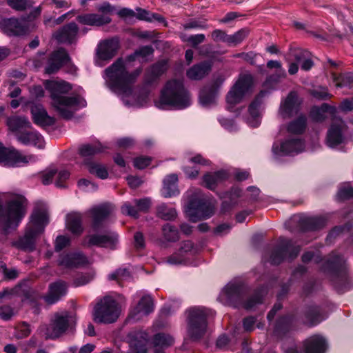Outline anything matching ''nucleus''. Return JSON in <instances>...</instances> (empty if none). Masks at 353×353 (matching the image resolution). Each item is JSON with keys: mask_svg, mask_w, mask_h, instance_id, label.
I'll return each instance as SVG.
<instances>
[{"mask_svg": "<svg viewBox=\"0 0 353 353\" xmlns=\"http://www.w3.org/2000/svg\"><path fill=\"white\" fill-rule=\"evenodd\" d=\"M151 46H144L129 55L126 59H118L105 70V80L108 88L117 94L123 104L130 108H141L148 102V91L137 92L133 84L141 72V69L129 72L132 63L147 61L152 54Z\"/></svg>", "mask_w": 353, "mask_h": 353, "instance_id": "f257e3e1", "label": "nucleus"}, {"mask_svg": "<svg viewBox=\"0 0 353 353\" xmlns=\"http://www.w3.org/2000/svg\"><path fill=\"white\" fill-rule=\"evenodd\" d=\"M44 85L50 92L52 105L64 118H70L75 111L86 105V101L79 94L63 96L72 89L71 85L64 81L48 80Z\"/></svg>", "mask_w": 353, "mask_h": 353, "instance_id": "f03ea898", "label": "nucleus"}, {"mask_svg": "<svg viewBox=\"0 0 353 353\" xmlns=\"http://www.w3.org/2000/svg\"><path fill=\"white\" fill-rule=\"evenodd\" d=\"M192 99L182 80L171 79L166 82L160 97L154 101L155 106L161 110H183L189 107Z\"/></svg>", "mask_w": 353, "mask_h": 353, "instance_id": "7ed1b4c3", "label": "nucleus"}, {"mask_svg": "<svg viewBox=\"0 0 353 353\" xmlns=\"http://www.w3.org/2000/svg\"><path fill=\"white\" fill-rule=\"evenodd\" d=\"M49 222L50 214L48 205L43 201L36 202L23 234V251L34 250L37 238L43 232Z\"/></svg>", "mask_w": 353, "mask_h": 353, "instance_id": "20e7f679", "label": "nucleus"}, {"mask_svg": "<svg viewBox=\"0 0 353 353\" xmlns=\"http://www.w3.org/2000/svg\"><path fill=\"white\" fill-rule=\"evenodd\" d=\"M184 208L189 219L196 222L211 216L214 212V205L199 189L191 188L185 194Z\"/></svg>", "mask_w": 353, "mask_h": 353, "instance_id": "39448f33", "label": "nucleus"}, {"mask_svg": "<svg viewBox=\"0 0 353 353\" xmlns=\"http://www.w3.org/2000/svg\"><path fill=\"white\" fill-rule=\"evenodd\" d=\"M21 196L10 199L6 206L0 205V229L5 233L14 230L19 225L21 212Z\"/></svg>", "mask_w": 353, "mask_h": 353, "instance_id": "423d86ee", "label": "nucleus"}, {"mask_svg": "<svg viewBox=\"0 0 353 353\" xmlns=\"http://www.w3.org/2000/svg\"><path fill=\"white\" fill-rule=\"evenodd\" d=\"M121 310L119 303L110 296H105L94 307L92 318L98 323H112L120 316Z\"/></svg>", "mask_w": 353, "mask_h": 353, "instance_id": "0eeeda50", "label": "nucleus"}, {"mask_svg": "<svg viewBox=\"0 0 353 353\" xmlns=\"http://www.w3.org/2000/svg\"><path fill=\"white\" fill-rule=\"evenodd\" d=\"M305 142L299 136L289 134L275 141L272 147V157L281 161L283 157L296 155L305 150Z\"/></svg>", "mask_w": 353, "mask_h": 353, "instance_id": "6e6552de", "label": "nucleus"}, {"mask_svg": "<svg viewBox=\"0 0 353 353\" xmlns=\"http://www.w3.org/2000/svg\"><path fill=\"white\" fill-rule=\"evenodd\" d=\"M188 312V336L196 341L202 337L206 331L209 310L203 307H193Z\"/></svg>", "mask_w": 353, "mask_h": 353, "instance_id": "1a4fd4ad", "label": "nucleus"}, {"mask_svg": "<svg viewBox=\"0 0 353 353\" xmlns=\"http://www.w3.org/2000/svg\"><path fill=\"white\" fill-rule=\"evenodd\" d=\"M254 80L250 74H240L238 80L229 91L226 97V101L230 108L240 103L244 98L248 96L253 90Z\"/></svg>", "mask_w": 353, "mask_h": 353, "instance_id": "9d476101", "label": "nucleus"}, {"mask_svg": "<svg viewBox=\"0 0 353 353\" xmlns=\"http://www.w3.org/2000/svg\"><path fill=\"white\" fill-rule=\"evenodd\" d=\"M300 252V248L294 245L292 241L289 239H283L281 245L274 249L270 253L265 256H268L267 261L272 264H279L284 259L295 258Z\"/></svg>", "mask_w": 353, "mask_h": 353, "instance_id": "9b49d317", "label": "nucleus"}, {"mask_svg": "<svg viewBox=\"0 0 353 353\" xmlns=\"http://www.w3.org/2000/svg\"><path fill=\"white\" fill-rule=\"evenodd\" d=\"M68 312L55 313L51 318L50 324L46 329V336L55 339L63 334L69 327L70 319Z\"/></svg>", "mask_w": 353, "mask_h": 353, "instance_id": "f8f14e48", "label": "nucleus"}, {"mask_svg": "<svg viewBox=\"0 0 353 353\" xmlns=\"http://www.w3.org/2000/svg\"><path fill=\"white\" fill-rule=\"evenodd\" d=\"M86 239L89 245H97L112 250L117 249L119 244L118 234L111 230L90 234Z\"/></svg>", "mask_w": 353, "mask_h": 353, "instance_id": "ddd939ff", "label": "nucleus"}, {"mask_svg": "<svg viewBox=\"0 0 353 353\" xmlns=\"http://www.w3.org/2000/svg\"><path fill=\"white\" fill-rule=\"evenodd\" d=\"M132 353H148L149 334L140 328L131 330L127 336Z\"/></svg>", "mask_w": 353, "mask_h": 353, "instance_id": "4468645a", "label": "nucleus"}, {"mask_svg": "<svg viewBox=\"0 0 353 353\" xmlns=\"http://www.w3.org/2000/svg\"><path fill=\"white\" fill-rule=\"evenodd\" d=\"M197 252V248L190 241L181 243L179 250L169 256L166 262L170 265L188 264Z\"/></svg>", "mask_w": 353, "mask_h": 353, "instance_id": "2eb2a0df", "label": "nucleus"}, {"mask_svg": "<svg viewBox=\"0 0 353 353\" xmlns=\"http://www.w3.org/2000/svg\"><path fill=\"white\" fill-rule=\"evenodd\" d=\"M154 309V301L150 295H143L139 301L132 307L129 320L137 322L153 312Z\"/></svg>", "mask_w": 353, "mask_h": 353, "instance_id": "dca6fc26", "label": "nucleus"}, {"mask_svg": "<svg viewBox=\"0 0 353 353\" xmlns=\"http://www.w3.org/2000/svg\"><path fill=\"white\" fill-rule=\"evenodd\" d=\"M119 48V41L117 38L105 39L99 43L96 49V61H109L117 54Z\"/></svg>", "mask_w": 353, "mask_h": 353, "instance_id": "f3484780", "label": "nucleus"}, {"mask_svg": "<svg viewBox=\"0 0 353 353\" xmlns=\"http://www.w3.org/2000/svg\"><path fill=\"white\" fill-rule=\"evenodd\" d=\"M345 125L339 119H334L327 133L326 144L330 148H335L345 140Z\"/></svg>", "mask_w": 353, "mask_h": 353, "instance_id": "a211bd4d", "label": "nucleus"}, {"mask_svg": "<svg viewBox=\"0 0 353 353\" xmlns=\"http://www.w3.org/2000/svg\"><path fill=\"white\" fill-rule=\"evenodd\" d=\"M114 206L110 203H103L92 207L88 213L92 219V227L94 230L102 226V222L112 214Z\"/></svg>", "mask_w": 353, "mask_h": 353, "instance_id": "6ab92c4d", "label": "nucleus"}, {"mask_svg": "<svg viewBox=\"0 0 353 353\" xmlns=\"http://www.w3.org/2000/svg\"><path fill=\"white\" fill-rule=\"evenodd\" d=\"M300 101L296 92H291L281 103L279 115L282 119H288L296 114L299 111Z\"/></svg>", "mask_w": 353, "mask_h": 353, "instance_id": "aec40b11", "label": "nucleus"}, {"mask_svg": "<svg viewBox=\"0 0 353 353\" xmlns=\"http://www.w3.org/2000/svg\"><path fill=\"white\" fill-rule=\"evenodd\" d=\"M151 205V201L149 198L136 199L133 203L125 202L121 206L122 214L132 217L137 218L139 212H146Z\"/></svg>", "mask_w": 353, "mask_h": 353, "instance_id": "412c9836", "label": "nucleus"}, {"mask_svg": "<svg viewBox=\"0 0 353 353\" xmlns=\"http://www.w3.org/2000/svg\"><path fill=\"white\" fill-rule=\"evenodd\" d=\"M69 62L70 57L65 50L59 49L52 54L46 71L48 74L54 73Z\"/></svg>", "mask_w": 353, "mask_h": 353, "instance_id": "4be33fe9", "label": "nucleus"}, {"mask_svg": "<svg viewBox=\"0 0 353 353\" xmlns=\"http://www.w3.org/2000/svg\"><path fill=\"white\" fill-rule=\"evenodd\" d=\"M327 347V341L321 335L311 336L303 343L305 353H325Z\"/></svg>", "mask_w": 353, "mask_h": 353, "instance_id": "5701e85b", "label": "nucleus"}, {"mask_svg": "<svg viewBox=\"0 0 353 353\" xmlns=\"http://www.w3.org/2000/svg\"><path fill=\"white\" fill-rule=\"evenodd\" d=\"M23 145H29L42 148L44 146L43 137L36 130H32L30 123L23 119Z\"/></svg>", "mask_w": 353, "mask_h": 353, "instance_id": "b1692460", "label": "nucleus"}, {"mask_svg": "<svg viewBox=\"0 0 353 353\" xmlns=\"http://www.w3.org/2000/svg\"><path fill=\"white\" fill-rule=\"evenodd\" d=\"M265 92H261L255 100L250 104L248 109L247 123L251 127H258L261 123V98L264 97Z\"/></svg>", "mask_w": 353, "mask_h": 353, "instance_id": "393cba45", "label": "nucleus"}, {"mask_svg": "<svg viewBox=\"0 0 353 353\" xmlns=\"http://www.w3.org/2000/svg\"><path fill=\"white\" fill-rule=\"evenodd\" d=\"M0 30L9 37L19 36L22 32L21 21L16 18H4L0 20Z\"/></svg>", "mask_w": 353, "mask_h": 353, "instance_id": "a878e982", "label": "nucleus"}, {"mask_svg": "<svg viewBox=\"0 0 353 353\" xmlns=\"http://www.w3.org/2000/svg\"><path fill=\"white\" fill-rule=\"evenodd\" d=\"M67 286L63 281L53 283L49 286L48 293L45 296V301L48 304H53L57 302L61 297L65 295Z\"/></svg>", "mask_w": 353, "mask_h": 353, "instance_id": "bb28decb", "label": "nucleus"}, {"mask_svg": "<svg viewBox=\"0 0 353 353\" xmlns=\"http://www.w3.org/2000/svg\"><path fill=\"white\" fill-rule=\"evenodd\" d=\"M172 336L165 333L156 334L152 341L154 353H163L164 350L174 344Z\"/></svg>", "mask_w": 353, "mask_h": 353, "instance_id": "cd10ccee", "label": "nucleus"}, {"mask_svg": "<svg viewBox=\"0 0 353 353\" xmlns=\"http://www.w3.org/2000/svg\"><path fill=\"white\" fill-rule=\"evenodd\" d=\"M86 262L87 259L82 254L74 252L61 255L58 263L63 268H72L85 264Z\"/></svg>", "mask_w": 353, "mask_h": 353, "instance_id": "c85d7f7f", "label": "nucleus"}, {"mask_svg": "<svg viewBox=\"0 0 353 353\" xmlns=\"http://www.w3.org/2000/svg\"><path fill=\"white\" fill-rule=\"evenodd\" d=\"M77 32V26L74 23H71L56 32L54 36L59 42L72 43L76 39Z\"/></svg>", "mask_w": 353, "mask_h": 353, "instance_id": "c756f323", "label": "nucleus"}, {"mask_svg": "<svg viewBox=\"0 0 353 353\" xmlns=\"http://www.w3.org/2000/svg\"><path fill=\"white\" fill-rule=\"evenodd\" d=\"M178 176L175 174L168 175L163 179L161 194L165 198L174 196L179 194L178 189Z\"/></svg>", "mask_w": 353, "mask_h": 353, "instance_id": "7c9ffc66", "label": "nucleus"}, {"mask_svg": "<svg viewBox=\"0 0 353 353\" xmlns=\"http://www.w3.org/2000/svg\"><path fill=\"white\" fill-rule=\"evenodd\" d=\"M65 226L74 234H81L83 230L81 214L75 212L68 214L65 217Z\"/></svg>", "mask_w": 353, "mask_h": 353, "instance_id": "2f4dec72", "label": "nucleus"}, {"mask_svg": "<svg viewBox=\"0 0 353 353\" xmlns=\"http://www.w3.org/2000/svg\"><path fill=\"white\" fill-rule=\"evenodd\" d=\"M34 123L41 126H50L54 123L53 117H50L41 105H34L31 109Z\"/></svg>", "mask_w": 353, "mask_h": 353, "instance_id": "473e14b6", "label": "nucleus"}, {"mask_svg": "<svg viewBox=\"0 0 353 353\" xmlns=\"http://www.w3.org/2000/svg\"><path fill=\"white\" fill-rule=\"evenodd\" d=\"M9 134L18 141L22 142V118L19 115H12L7 119Z\"/></svg>", "mask_w": 353, "mask_h": 353, "instance_id": "72a5a7b5", "label": "nucleus"}, {"mask_svg": "<svg viewBox=\"0 0 353 353\" xmlns=\"http://www.w3.org/2000/svg\"><path fill=\"white\" fill-rule=\"evenodd\" d=\"M77 20L82 24L96 26L107 24L111 21V19L109 16L100 15L97 14H86L80 15L78 16Z\"/></svg>", "mask_w": 353, "mask_h": 353, "instance_id": "f704fd0d", "label": "nucleus"}, {"mask_svg": "<svg viewBox=\"0 0 353 353\" xmlns=\"http://www.w3.org/2000/svg\"><path fill=\"white\" fill-rule=\"evenodd\" d=\"M228 176V173L223 170L209 172L203 176V183L207 188L213 190L216 185L226 179Z\"/></svg>", "mask_w": 353, "mask_h": 353, "instance_id": "c9c22d12", "label": "nucleus"}, {"mask_svg": "<svg viewBox=\"0 0 353 353\" xmlns=\"http://www.w3.org/2000/svg\"><path fill=\"white\" fill-rule=\"evenodd\" d=\"M241 286L239 283L231 282L227 284L222 290L219 300L224 304H227L238 296L241 292Z\"/></svg>", "mask_w": 353, "mask_h": 353, "instance_id": "e433bc0d", "label": "nucleus"}, {"mask_svg": "<svg viewBox=\"0 0 353 353\" xmlns=\"http://www.w3.org/2000/svg\"><path fill=\"white\" fill-rule=\"evenodd\" d=\"M336 112L335 107L324 103L321 107H314L311 110L310 116L315 121H322L328 117H334Z\"/></svg>", "mask_w": 353, "mask_h": 353, "instance_id": "4c0bfd02", "label": "nucleus"}, {"mask_svg": "<svg viewBox=\"0 0 353 353\" xmlns=\"http://www.w3.org/2000/svg\"><path fill=\"white\" fill-rule=\"evenodd\" d=\"M217 88L214 86L203 88L199 94V101L202 106L208 108L216 103Z\"/></svg>", "mask_w": 353, "mask_h": 353, "instance_id": "58836bf2", "label": "nucleus"}, {"mask_svg": "<svg viewBox=\"0 0 353 353\" xmlns=\"http://www.w3.org/2000/svg\"><path fill=\"white\" fill-rule=\"evenodd\" d=\"M211 67L210 62H203L195 65L187 71V77L192 80L201 79L210 72Z\"/></svg>", "mask_w": 353, "mask_h": 353, "instance_id": "ea45409f", "label": "nucleus"}, {"mask_svg": "<svg viewBox=\"0 0 353 353\" xmlns=\"http://www.w3.org/2000/svg\"><path fill=\"white\" fill-rule=\"evenodd\" d=\"M168 68L167 62L165 61L159 62L152 65L145 75V82L146 84H150L159 76L164 73Z\"/></svg>", "mask_w": 353, "mask_h": 353, "instance_id": "a19ab883", "label": "nucleus"}, {"mask_svg": "<svg viewBox=\"0 0 353 353\" xmlns=\"http://www.w3.org/2000/svg\"><path fill=\"white\" fill-rule=\"evenodd\" d=\"M306 126V118L303 115H299L297 119L289 123L287 125V132L293 136L302 134Z\"/></svg>", "mask_w": 353, "mask_h": 353, "instance_id": "79ce46f5", "label": "nucleus"}, {"mask_svg": "<svg viewBox=\"0 0 353 353\" xmlns=\"http://www.w3.org/2000/svg\"><path fill=\"white\" fill-rule=\"evenodd\" d=\"M157 214L159 217L164 220H172L176 217L177 214L174 208L165 203L158 205Z\"/></svg>", "mask_w": 353, "mask_h": 353, "instance_id": "37998d69", "label": "nucleus"}, {"mask_svg": "<svg viewBox=\"0 0 353 353\" xmlns=\"http://www.w3.org/2000/svg\"><path fill=\"white\" fill-rule=\"evenodd\" d=\"M294 57L297 63L301 65L302 70H309L313 66V61L307 51L298 50L295 52Z\"/></svg>", "mask_w": 353, "mask_h": 353, "instance_id": "c03bdc74", "label": "nucleus"}, {"mask_svg": "<svg viewBox=\"0 0 353 353\" xmlns=\"http://www.w3.org/2000/svg\"><path fill=\"white\" fill-rule=\"evenodd\" d=\"M86 165L90 174H94L101 179L108 178V172L104 165L95 162L87 163Z\"/></svg>", "mask_w": 353, "mask_h": 353, "instance_id": "a18cd8bd", "label": "nucleus"}, {"mask_svg": "<svg viewBox=\"0 0 353 353\" xmlns=\"http://www.w3.org/2000/svg\"><path fill=\"white\" fill-rule=\"evenodd\" d=\"M267 66L269 68L277 69L276 73L271 76L268 79V81L278 82L280 79L285 77V70L282 68L281 63L279 61L273 60L269 61L267 63Z\"/></svg>", "mask_w": 353, "mask_h": 353, "instance_id": "49530a36", "label": "nucleus"}, {"mask_svg": "<svg viewBox=\"0 0 353 353\" xmlns=\"http://www.w3.org/2000/svg\"><path fill=\"white\" fill-rule=\"evenodd\" d=\"M327 268L336 272L343 271L345 269V261L340 256L334 255L327 261Z\"/></svg>", "mask_w": 353, "mask_h": 353, "instance_id": "de8ad7c7", "label": "nucleus"}, {"mask_svg": "<svg viewBox=\"0 0 353 353\" xmlns=\"http://www.w3.org/2000/svg\"><path fill=\"white\" fill-rule=\"evenodd\" d=\"M22 293V288L21 283H18L12 288H6L0 292V299L11 300L15 297L20 296Z\"/></svg>", "mask_w": 353, "mask_h": 353, "instance_id": "09e8293b", "label": "nucleus"}, {"mask_svg": "<svg viewBox=\"0 0 353 353\" xmlns=\"http://www.w3.org/2000/svg\"><path fill=\"white\" fill-rule=\"evenodd\" d=\"M163 238L167 241H176L179 239V232L177 229L173 225L168 223L162 228Z\"/></svg>", "mask_w": 353, "mask_h": 353, "instance_id": "8fccbe9b", "label": "nucleus"}, {"mask_svg": "<svg viewBox=\"0 0 353 353\" xmlns=\"http://www.w3.org/2000/svg\"><path fill=\"white\" fill-rule=\"evenodd\" d=\"M103 151V149L100 143H96L94 145H85L81 148L80 154L83 157H89Z\"/></svg>", "mask_w": 353, "mask_h": 353, "instance_id": "3c124183", "label": "nucleus"}, {"mask_svg": "<svg viewBox=\"0 0 353 353\" xmlns=\"http://www.w3.org/2000/svg\"><path fill=\"white\" fill-rule=\"evenodd\" d=\"M333 81L335 83V85L339 88L344 86H350L353 83V74H347L344 75H340L339 77L333 75Z\"/></svg>", "mask_w": 353, "mask_h": 353, "instance_id": "603ef678", "label": "nucleus"}, {"mask_svg": "<svg viewBox=\"0 0 353 353\" xmlns=\"http://www.w3.org/2000/svg\"><path fill=\"white\" fill-rule=\"evenodd\" d=\"M248 34V30L242 29L234 34L228 35V44L230 46H236L240 43Z\"/></svg>", "mask_w": 353, "mask_h": 353, "instance_id": "864d4df0", "label": "nucleus"}, {"mask_svg": "<svg viewBox=\"0 0 353 353\" xmlns=\"http://www.w3.org/2000/svg\"><path fill=\"white\" fill-rule=\"evenodd\" d=\"M137 17L138 19L141 20H145L148 21H152L154 20L157 21H161L163 20V18L157 14H152L150 12L147 11L146 10L141 9V8H137Z\"/></svg>", "mask_w": 353, "mask_h": 353, "instance_id": "5fc2aeb1", "label": "nucleus"}, {"mask_svg": "<svg viewBox=\"0 0 353 353\" xmlns=\"http://www.w3.org/2000/svg\"><path fill=\"white\" fill-rule=\"evenodd\" d=\"M17 156L15 150H9L0 143V162L10 163Z\"/></svg>", "mask_w": 353, "mask_h": 353, "instance_id": "6e6d98bb", "label": "nucleus"}, {"mask_svg": "<svg viewBox=\"0 0 353 353\" xmlns=\"http://www.w3.org/2000/svg\"><path fill=\"white\" fill-rule=\"evenodd\" d=\"M306 228L316 230L321 228L325 225V220L319 217H308L305 219Z\"/></svg>", "mask_w": 353, "mask_h": 353, "instance_id": "4d7b16f0", "label": "nucleus"}, {"mask_svg": "<svg viewBox=\"0 0 353 353\" xmlns=\"http://www.w3.org/2000/svg\"><path fill=\"white\" fill-rule=\"evenodd\" d=\"M70 175V172L65 170H57L54 181L56 186L58 188H65L64 182L69 178Z\"/></svg>", "mask_w": 353, "mask_h": 353, "instance_id": "13d9d810", "label": "nucleus"}, {"mask_svg": "<svg viewBox=\"0 0 353 353\" xmlns=\"http://www.w3.org/2000/svg\"><path fill=\"white\" fill-rule=\"evenodd\" d=\"M130 272L126 269H119L108 275L109 280H117L119 282L128 279Z\"/></svg>", "mask_w": 353, "mask_h": 353, "instance_id": "bf43d9fd", "label": "nucleus"}, {"mask_svg": "<svg viewBox=\"0 0 353 353\" xmlns=\"http://www.w3.org/2000/svg\"><path fill=\"white\" fill-rule=\"evenodd\" d=\"M337 197L340 200L347 199L353 197V188L349 184L341 186L337 193Z\"/></svg>", "mask_w": 353, "mask_h": 353, "instance_id": "052dcab7", "label": "nucleus"}, {"mask_svg": "<svg viewBox=\"0 0 353 353\" xmlns=\"http://www.w3.org/2000/svg\"><path fill=\"white\" fill-rule=\"evenodd\" d=\"M0 271L3 272L5 279L8 280L16 279L19 273L15 268H7L6 264L3 262H0Z\"/></svg>", "mask_w": 353, "mask_h": 353, "instance_id": "680f3d73", "label": "nucleus"}, {"mask_svg": "<svg viewBox=\"0 0 353 353\" xmlns=\"http://www.w3.org/2000/svg\"><path fill=\"white\" fill-rule=\"evenodd\" d=\"M41 14V8L39 6L32 8L30 6H25L23 5V17L27 16L28 21H32L39 17Z\"/></svg>", "mask_w": 353, "mask_h": 353, "instance_id": "e2e57ef3", "label": "nucleus"}, {"mask_svg": "<svg viewBox=\"0 0 353 353\" xmlns=\"http://www.w3.org/2000/svg\"><path fill=\"white\" fill-rule=\"evenodd\" d=\"M290 323L291 319L288 317L280 319L276 324L275 334L279 336L281 332L288 330Z\"/></svg>", "mask_w": 353, "mask_h": 353, "instance_id": "0e129e2a", "label": "nucleus"}, {"mask_svg": "<svg viewBox=\"0 0 353 353\" xmlns=\"http://www.w3.org/2000/svg\"><path fill=\"white\" fill-rule=\"evenodd\" d=\"M219 121L225 129L230 132H234L238 129L236 124L231 119L219 117Z\"/></svg>", "mask_w": 353, "mask_h": 353, "instance_id": "69168bd1", "label": "nucleus"}, {"mask_svg": "<svg viewBox=\"0 0 353 353\" xmlns=\"http://www.w3.org/2000/svg\"><path fill=\"white\" fill-rule=\"evenodd\" d=\"M70 241V238L66 236H58L55 241V250L57 251L61 250L62 249H63L64 248L69 245Z\"/></svg>", "mask_w": 353, "mask_h": 353, "instance_id": "338daca9", "label": "nucleus"}, {"mask_svg": "<svg viewBox=\"0 0 353 353\" xmlns=\"http://www.w3.org/2000/svg\"><path fill=\"white\" fill-rule=\"evenodd\" d=\"M79 188L83 191H92L97 189V186L85 179H81L78 181Z\"/></svg>", "mask_w": 353, "mask_h": 353, "instance_id": "774afa93", "label": "nucleus"}]
</instances>
